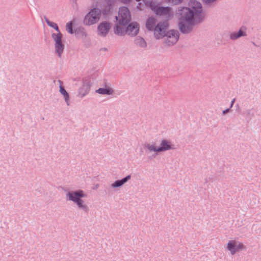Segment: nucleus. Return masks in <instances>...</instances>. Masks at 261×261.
<instances>
[{"label":"nucleus","mask_w":261,"mask_h":261,"mask_svg":"<svg viewBox=\"0 0 261 261\" xmlns=\"http://www.w3.org/2000/svg\"><path fill=\"white\" fill-rule=\"evenodd\" d=\"M86 197L84 192L82 190L69 191L66 194V197L68 200L72 201L77 207L85 213H88L89 208L85 202L82 198Z\"/></svg>","instance_id":"obj_2"},{"label":"nucleus","mask_w":261,"mask_h":261,"mask_svg":"<svg viewBox=\"0 0 261 261\" xmlns=\"http://www.w3.org/2000/svg\"><path fill=\"white\" fill-rule=\"evenodd\" d=\"M229 111V109H227L223 111V114H225L226 113H227Z\"/></svg>","instance_id":"obj_25"},{"label":"nucleus","mask_w":261,"mask_h":261,"mask_svg":"<svg viewBox=\"0 0 261 261\" xmlns=\"http://www.w3.org/2000/svg\"><path fill=\"white\" fill-rule=\"evenodd\" d=\"M225 248L231 255H234L246 249L244 244L236 239L229 240L225 244Z\"/></svg>","instance_id":"obj_4"},{"label":"nucleus","mask_w":261,"mask_h":261,"mask_svg":"<svg viewBox=\"0 0 261 261\" xmlns=\"http://www.w3.org/2000/svg\"><path fill=\"white\" fill-rule=\"evenodd\" d=\"M246 28L242 26L238 32L231 33L230 38L232 40H236L241 37L246 36Z\"/></svg>","instance_id":"obj_13"},{"label":"nucleus","mask_w":261,"mask_h":261,"mask_svg":"<svg viewBox=\"0 0 261 261\" xmlns=\"http://www.w3.org/2000/svg\"><path fill=\"white\" fill-rule=\"evenodd\" d=\"M137 2H140L141 0H136ZM144 2H145V0H142Z\"/></svg>","instance_id":"obj_28"},{"label":"nucleus","mask_w":261,"mask_h":261,"mask_svg":"<svg viewBox=\"0 0 261 261\" xmlns=\"http://www.w3.org/2000/svg\"><path fill=\"white\" fill-rule=\"evenodd\" d=\"M123 3H126L129 2L130 0H122Z\"/></svg>","instance_id":"obj_27"},{"label":"nucleus","mask_w":261,"mask_h":261,"mask_svg":"<svg viewBox=\"0 0 261 261\" xmlns=\"http://www.w3.org/2000/svg\"><path fill=\"white\" fill-rule=\"evenodd\" d=\"M52 38L55 41V52L59 57L60 58L64 49V45L62 43L61 40L62 35L61 32L57 33V34L53 33L52 34Z\"/></svg>","instance_id":"obj_9"},{"label":"nucleus","mask_w":261,"mask_h":261,"mask_svg":"<svg viewBox=\"0 0 261 261\" xmlns=\"http://www.w3.org/2000/svg\"><path fill=\"white\" fill-rule=\"evenodd\" d=\"M170 3H171L173 4L177 5L179 4L181 0H168Z\"/></svg>","instance_id":"obj_23"},{"label":"nucleus","mask_w":261,"mask_h":261,"mask_svg":"<svg viewBox=\"0 0 261 261\" xmlns=\"http://www.w3.org/2000/svg\"><path fill=\"white\" fill-rule=\"evenodd\" d=\"M156 24V19L153 17H151L147 20L146 27L148 30L153 31Z\"/></svg>","instance_id":"obj_15"},{"label":"nucleus","mask_w":261,"mask_h":261,"mask_svg":"<svg viewBox=\"0 0 261 261\" xmlns=\"http://www.w3.org/2000/svg\"><path fill=\"white\" fill-rule=\"evenodd\" d=\"M144 148L147 149L149 152H159L158 147H156L154 144L146 143L143 145Z\"/></svg>","instance_id":"obj_19"},{"label":"nucleus","mask_w":261,"mask_h":261,"mask_svg":"<svg viewBox=\"0 0 261 261\" xmlns=\"http://www.w3.org/2000/svg\"><path fill=\"white\" fill-rule=\"evenodd\" d=\"M130 175H128L125 178L120 180H117L111 185L112 188H117L122 186L123 184L126 182L128 180L130 179Z\"/></svg>","instance_id":"obj_16"},{"label":"nucleus","mask_w":261,"mask_h":261,"mask_svg":"<svg viewBox=\"0 0 261 261\" xmlns=\"http://www.w3.org/2000/svg\"><path fill=\"white\" fill-rule=\"evenodd\" d=\"M172 149H173V148L172 147L171 142L165 139H163L161 141L160 146L158 147L159 152H164Z\"/></svg>","instance_id":"obj_12"},{"label":"nucleus","mask_w":261,"mask_h":261,"mask_svg":"<svg viewBox=\"0 0 261 261\" xmlns=\"http://www.w3.org/2000/svg\"><path fill=\"white\" fill-rule=\"evenodd\" d=\"M139 30V25L137 22H132L126 25H116L114 28L115 34L119 36H124L127 34L129 36H134L138 34Z\"/></svg>","instance_id":"obj_3"},{"label":"nucleus","mask_w":261,"mask_h":261,"mask_svg":"<svg viewBox=\"0 0 261 261\" xmlns=\"http://www.w3.org/2000/svg\"><path fill=\"white\" fill-rule=\"evenodd\" d=\"M217 0H203V2L207 4H211L215 2H216Z\"/></svg>","instance_id":"obj_24"},{"label":"nucleus","mask_w":261,"mask_h":261,"mask_svg":"<svg viewBox=\"0 0 261 261\" xmlns=\"http://www.w3.org/2000/svg\"><path fill=\"white\" fill-rule=\"evenodd\" d=\"M168 27V23L167 21L160 22L157 23L155 28L153 30L154 37L156 39L163 38L167 32Z\"/></svg>","instance_id":"obj_8"},{"label":"nucleus","mask_w":261,"mask_h":261,"mask_svg":"<svg viewBox=\"0 0 261 261\" xmlns=\"http://www.w3.org/2000/svg\"><path fill=\"white\" fill-rule=\"evenodd\" d=\"M189 6L190 8L179 7L178 10L177 14L180 16L178 27L181 32L184 34L191 32L194 25L201 22L205 16L200 3L192 1Z\"/></svg>","instance_id":"obj_1"},{"label":"nucleus","mask_w":261,"mask_h":261,"mask_svg":"<svg viewBox=\"0 0 261 261\" xmlns=\"http://www.w3.org/2000/svg\"><path fill=\"white\" fill-rule=\"evenodd\" d=\"M111 29L110 23L107 22H101L97 27V33L99 36H106Z\"/></svg>","instance_id":"obj_11"},{"label":"nucleus","mask_w":261,"mask_h":261,"mask_svg":"<svg viewBox=\"0 0 261 261\" xmlns=\"http://www.w3.org/2000/svg\"><path fill=\"white\" fill-rule=\"evenodd\" d=\"M164 43L167 46H171L175 44L179 39V33L178 31L174 30H171L165 34Z\"/></svg>","instance_id":"obj_7"},{"label":"nucleus","mask_w":261,"mask_h":261,"mask_svg":"<svg viewBox=\"0 0 261 261\" xmlns=\"http://www.w3.org/2000/svg\"><path fill=\"white\" fill-rule=\"evenodd\" d=\"M154 11L156 15L161 16L166 19H169L173 15V11L171 10V9L168 7H160Z\"/></svg>","instance_id":"obj_10"},{"label":"nucleus","mask_w":261,"mask_h":261,"mask_svg":"<svg viewBox=\"0 0 261 261\" xmlns=\"http://www.w3.org/2000/svg\"><path fill=\"white\" fill-rule=\"evenodd\" d=\"M90 89V85L89 83L88 82H84L79 90V96L81 97H83L89 93Z\"/></svg>","instance_id":"obj_14"},{"label":"nucleus","mask_w":261,"mask_h":261,"mask_svg":"<svg viewBox=\"0 0 261 261\" xmlns=\"http://www.w3.org/2000/svg\"><path fill=\"white\" fill-rule=\"evenodd\" d=\"M66 30L71 34H73L72 21H70L66 23Z\"/></svg>","instance_id":"obj_22"},{"label":"nucleus","mask_w":261,"mask_h":261,"mask_svg":"<svg viewBox=\"0 0 261 261\" xmlns=\"http://www.w3.org/2000/svg\"><path fill=\"white\" fill-rule=\"evenodd\" d=\"M45 20L48 25L55 29L58 32V33L60 32L59 30L58 27L56 23H55L54 22H51V21H49V20H48L47 19H45Z\"/></svg>","instance_id":"obj_21"},{"label":"nucleus","mask_w":261,"mask_h":261,"mask_svg":"<svg viewBox=\"0 0 261 261\" xmlns=\"http://www.w3.org/2000/svg\"><path fill=\"white\" fill-rule=\"evenodd\" d=\"M100 15V11L98 9H92L85 17L84 24L91 25L97 23L99 20Z\"/></svg>","instance_id":"obj_6"},{"label":"nucleus","mask_w":261,"mask_h":261,"mask_svg":"<svg viewBox=\"0 0 261 261\" xmlns=\"http://www.w3.org/2000/svg\"><path fill=\"white\" fill-rule=\"evenodd\" d=\"M135 44L141 48H145L146 47V42L145 40L140 37H137L135 40Z\"/></svg>","instance_id":"obj_18"},{"label":"nucleus","mask_w":261,"mask_h":261,"mask_svg":"<svg viewBox=\"0 0 261 261\" xmlns=\"http://www.w3.org/2000/svg\"><path fill=\"white\" fill-rule=\"evenodd\" d=\"M235 98L233 99L231 101V105H230V108L232 107L233 105V103L235 101Z\"/></svg>","instance_id":"obj_26"},{"label":"nucleus","mask_w":261,"mask_h":261,"mask_svg":"<svg viewBox=\"0 0 261 261\" xmlns=\"http://www.w3.org/2000/svg\"><path fill=\"white\" fill-rule=\"evenodd\" d=\"M96 92L100 94L111 95L113 93V90L111 88H99L96 90Z\"/></svg>","instance_id":"obj_20"},{"label":"nucleus","mask_w":261,"mask_h":261,"mask_svg":"<svg viewBox=\"0 0 261 261\" xmlns=\"http://www.w3.org/2000/svg\"><path fill=\"white\" fill-rule=\"evenodd\" d=\"M60 84V92L63 95L65 98V100L67 103V105H69V96L68 93L65 90L64 88L62 86V83L59 81Z\"/></svg>","instance_id":"obj_17"},{"label":"nucleus","mask_w":261,"mask_h":261,"mask_svg":"<svg viewBox=\"0 0 261 261\" xmlns=\"http://www.w3.org/2000/svg\"><path fill=\"white\" fill-rule=\"evenodd\" d=\"M116 19L118 21L116 25L125 26L130 21L131 16L127 8L123 7L119 9L118 16H116Z\"/></svg>","instance_id":"obj_5"}]
</instances>
